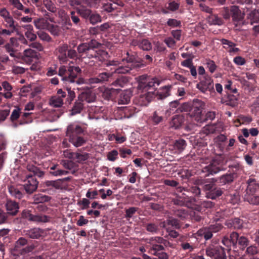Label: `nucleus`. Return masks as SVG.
<instances>
[{
  "label": "nucleus",
  "mask_w": 259,
  "mask_h": 259,
  "mask_svg": "<svg viewBox=\"0 0 259 259\" xmlns=\"http://www.w3.org/2000/svg\"><path fill=\"white\" fill-rule=\"evenodd\" d=\"M138 82V89L143 94L140 96V102L142 106H147L155 97V88L160 82L158 79L143 75L136 78Z\"/></svg>",
  "instance_id": "f257e3e1"
},
{
  "label": "nucleus",
  "mask_w": 259,
  "mask_h": 259,
  "mask_svg": "<svg viewBox=\"0 0 259 259\" xmlns=\"http://www.w3.org/2000/svg\"><path fill=\"white\" fill-rule=\"evenodd\" d=\"M27 167L28 170L32 172V174L26 175V178L23 181V187L27 193L32 194L37 189L38 184V182L35 177H41L44 176V173L33 165H28Z\"/></svg>",
  "instance_id": "f03ea898"
},
{
  "label": "nucleus",
  "mask_w": 259,
  "mask_h": 259,
  "mask_svg": "<svg viewBox=\"0 0 259 259\" xmlns=\"http://www.w3.org/2000/svg\"><path fill=\"white\" fill-rule=\"evenodd\" d=\"M166 240L160 237H152L149 239V243L151 245V253L158 257L159 259H167V254L163 251L164 249L162 244H165Z\"/></svg>",
  "instance_id": "7ed1b4c3"
},
{
  "label": "nucleus",
  "mask_w": 259,
  "mask_h": 259,
  "mask_svg": "<svg viewBox=\"0 0 259 259\" xmlns=\"http://www.w3.org/2000/svg\"><path fill=\"white\" fill-rule=\"evenodd\" d=\"M78 52L79 53H85L89 58H95L97 60L102 61L104 59V56H107L106 52L99 50L95 51L93 49H90L89 45L87 43H83L79 45L77 47Z\"/></svg>",
  "instance_id": "20e7f679"
},
{
  "label": "nucleus",
  "mask_w": 259,
  "mask_h": 259,
  "mask_svg": "<svg viewBox=\"0 0 259 259\" xmlns=\"http://www.w3.org/2000/svg\"><path fill=\"white\" fill-rule=\"evenodd\" d=\"M206 254L213 259H227L224 248L219 245H210L206 248Z\"/></svg>",
  "instance_id": "39448f33"
},
{
  "label": "nucleus",
  "mask_w": 259,
  "mask_h": 259,
  "mask_svg": "<svg viewBox=\"0 0 259 259\" xmlns=\"http://www.w3.org/2000/svg\"><path fill=\"white\" fill-rule=\"evenodd\" d=\"M196 88L203 93L214 91V84L212 79L208 75H205L197 83Z\"/></svg>",
  "instance_id": "423d86ee"
},
{
  "label": "nucleus",
  "mask_w": 259,
  "mask_h": 259,
  "mask_svg": "<svg viewBox=\"0 0 259 259\" xmlns=\"http://www.w3.org/2000/svg\"><path fill=\"white\" fill-rule=\"evenodd\" d=\"M81 73V69L78 66H69L67 69V75L62 78L64 83L75 82V79Z\"/></svg>",
  "instance_id": "0eeeda50"
},
{
  "label": "nucleus",
  "mask_w": 259,
  "mask_h": 259,
  "mask_svg": "<svg viewBox=\"0 0 259 259\" xmlns=\"http://www.w3.org/2000/svg\"><path fill=\"white\" fill-rule=\"evenodd\" d=\"M230 12L232 17V20L236 25L242 24H244L243 19L245 14L236 6H232L230 8Z\"/></svg>",
  "instance_id": "6e6552de"
},
{
  "label": "nucleus",
  "mask_w": 259,
  "mask_h": 259,
  "mask_svg": "<svg viewBox=\"0 0 259 259\" xmlns=\"http://www.w3.org/2000/svg\"><path fill=\"white\" fill-rule=\"evenodd\" d=\"M204 106V103L203 101L199 99H194L191 110V116L199 118L202 114Z\"/></svg>",
  "instance_id": "1a4fd4ad"
},
{
  "label": "nucleus",
  "mask_w": 259,
  "mask_h": 259,
  "mask_svg": "<svg viewBox=\"0 0 259 259\" xmlns=\"http://www.w3.org/2000/svg\"><path fill=\"white\" fill-rule=\"evenodd\" d=\"M221 170L220 163L217 160H213L210 163L203 168L202 171H207L211 175L218 173Z\"/></svg>",
  "instance_id": "9d476101"
},
{
  "label": "nucleus",
  "mask_w": 259,
  "mask_h": 259,
  "mask_svg": "<svg viewBox=\"0 0 259 259\" xmlns=\"http://www.w3.org/2000/svg\"><path fill=\"white\" fill-rule=\"evenodd\" d=\"M26 234L31 238L39 239L45 237L47 233L45 230L39 228H33L27 231Z\"/></svg>",
  "instance_id": "9b49d317"
},
{
  "label": "nucleus",
  "mask_w": 259,
  "mask_h": 259,
  "mask_svg": "<svg viewBox=\"0 0 259 259\" xmlns=\"http://www.w3.org/2000/svg\"><path fill=\"white\" fill-rule=\"evenodd\" d=\"M49 21L45 18H39L34 21V24L37 29L50 30L52 25Z\"/></svg>",
  "instance_id": "f8f14e48"
},
{
  "label": "nucleus",
  "mask_w": 259,
  "mask_h": 259,
  "mask_svg": "<svg viewBox=\"0 0 259 259\" xmlns=\"http://www.w3.org/2000/svg\"><path fill=\"white\" fill-rule=\"evenodd\" d=\"M83 132V130L80 125L72 123L68 126L66 135V136H71V135H74L75 134H79Z\"/></svg>",
  "instance_id": "ddd939ff"
},
{
  "label": "nucleus",
  "mask_w": 259,
  "mask_h": 259,
  "mask_svg": "<svg viewBox=\"0 0 259 259\" xmlns=\"http://www.w3.org/2000/svg\"><path fill=\"white\" fill-rule=\"evenodd\" d=\"M1 85L2 89L4 90V92H3L4 95V98L6 100L12 98L13 97V94L12 92L13 87L10 83L7 81H4L2 82Z\"/></svg>",
  "instance_id": "4468645a"
},
{
  "label": "nucleus",
  "mask_w": 259,
  "mask_h": 259,
  "mask_svg": "<svg viewBox=\"0 0 259 259\" xmlns=\"http://www.w3.org/2000/svg\"><path fill=\"white\" fill-rule=\"evenodd\" d=\"M67 137L69 138V142L72 143L75 147H80L87 142V140L84 138L75 135Z\"/></svg>",
  "instance_id": "2eb2a0df"
},
{
  "label": "nucleus",
  "mask_w": 259,
  "mask_h": 259,
  "mask_svg": "<svg viewBox=\"0 0 259 259\" xmlns=\"http://www.w3.org/2000/svg\"><path fill=\"white\" fill-rule=\"evenodd\" d=\"M132 93L130 90H125L122 92L118 99L119 104H127L131 101Z\"/></svg>",
  "instance_id": "dca6fc26"
},
{
  "label": "nucleus",
  "mask_w": 259,
  "mask_h": 259,
  "mask_svg": "<svg viewBox=\"0 0 259 259\" xmlns=\"http://www.w3.org/2000/svg\"><path fill=\"white\" fill-rule=\"evenodd\" d=\"M225 225L229 228L241 229L243 227V222L239 218L228 220Z\"/></svg>",
  "instance_id": "f3484780"
},
{
  "label": "nucleus",
  "mask_w": 259,
  "mask_h": 259,
  "mask_svg": "<svg viewBox=\"0 0 259 259\" xmlns=\"http://www.w3.org/2000/svg\"><path fill=\"white\" fill-rule=\"evenodd\" d=\"M6 207L8 213L12 215L16 214L19 209L18 203L12 200H8L6 204Z\"/></svg>",
  "instance_id": "a211bd4d"
},
{
  "label": "nucleus",
  "mask_w": 259,
  "mask_h": 259,
  "mask_svg": "<svg viewBox=\"0 0 259 259\" xmlns=\"http://www.w3.org/2000/svg\"><path fill=\"white\" fill-rule=\"evenodd\" d=\"M82 102L84 100L88 103H92L96 100V95L93 92H87L81 94L78 97Z\"/></svg>",
  "instance_id": "6ab92c4d"
},
{
  "label": "nucleus",
  "mask_w": 259,
  "mask_h": 259,
  "mask_svg": "<svg viewBox=\"0 0 259 259\" xmlns=\"http://www.w3.org/2000/svg\"><path fill=\"white\" fill-rule=\"evenodd\" d=\"M168 225H170L176 229H179L181 227L178 220L173 218H169L166 221L160 224V227L163 228H168Z\"/></svg>",
  "instance_id": "aec40b11"
},
{
  "label": "nucleus",
  "mask_w": 259,
  "mask_h": 259,
  "mask_svg": "<svg viewBox=\"0 0 259 259\" xmlns=\"http://www.w3.org/2000/svg\"><path fill=\"white\" fill-rule=\"evenodd\" d=\"M26 29L25 36L30 41H34L36 38V35L33 32V26L29 24L25 25L23 26Z\"/></svg>",
  "instance_id": "412c9836"
},
{
  "label": "nucleus",
  "mask_w": 259,
  "mask_h": 259,
  "mask_svg": "<svg viewBox=\"0 0 259 259\" xmlns=\"http://www.w3.org/2000/svg\"><path fill=\"white\" fill-rule=\"evenodd\" d=\"M186 142L185 140L180 139L176 140L173 145V148L175 153L182 152L186 147Z\"/></svg>",
  "instance_id": "4be33fe9"
},
{
  "label": "nucleus",
  "mask_w": 259,
  "mask_h": 259,
  "mask_svg": "<svg viewBox=\"0 0 259 259\" xmlns=\"http://www.w3.org/2000/svg\"><path fill=\"white\" fill-rule=\"evenodd\" d=\"M36 55V52L31 49H27L23 51L22 58L25 61L30 63Z\"/></svg>",
  "instance_id": "5701e85b"
},
{
  "label": "nucleus",
  "mask_w": 259,
  "mask_h": 259,
  "mask_svg": "<svg viewBox=\"0 0 259 259\" xmlns=\"http://www.w3.org/2000/svg\"><path fill=\"white\" fill-rule=\"evenodd\" d=\"M184 121V117L182 115H177L174 117L170 122V126L177 129L179 128Z\"/></svg>",
  "instance_id": "b1692460"
},
{
  "label": "nucleus",
  "mask_w": 259,
  "mask_h": 259,
  "mask_svg": "<svg viewBox=\"0 0 259 259\" xmlns=\"http://www.w3.org/2000/svg\"><path fill=\"white\" fill-rule=\"evenodd\" d=\"M222 43L224 45V48L226 49H229V52L231 53H236L239 51V49L236 48V44L226 39H221Z\"/></svg>",
  "instance_id": "393cba45"
},
{
  "label": "nucleus",
  "mask_w": 259,
  "mask_h": 259,
  "mask_svg": "<svg viewBox=\"0 0 259 259\" xmlns=\"http://www.w3.org/2000/svg\"><path fill=\"white\" fill-rule=\"evenodd\" d=\"M235 174H228L221 176L218 180V183L221 185H224L233 182L235 178Z\"/></svg>",
  "instance_id": "a878e982"
},
{
  "label": "nucleus",
  "mask_w": 259,
  "mask_h": 259,
  "mask_svg": "<svg viewBox=\"0 0 259 259\" xmlns=\"http://www.w3.org/2000/svg\"><path fill=\"white\" fill-rule=\"evenodd\" d=\"M170 86H165L160 88L158 91L156 92L155 96H157L158 99H162L167 97L170 95Z\"/></svg>",
  "instance_id": "bb28decb"
},
{
  "label": "nucleus",
  "mask_w": 259,
  "mask_h": 259,
  "mask_svg": "<svg viewBox=\"0 0 259 259\" xmlns=\"http://www.w3.org/2000/svg\"><path fill=\"white\" fill-rule=\"evenodd\" d=\"M29 221L36 223H46L50 221V217L46 215H29Z\"/></svg>",
  "instance_id": "cd10ccee"
},
{
  "label": "nucleus",
  "mask_w": 259,
  "mask_h": 259,
  "mask_svg": "<svg viewBox=\"0 0 259 259\" xmlns=\"http://www.w3.org/2000/svg\"><path fill=\"white\" fill-rule=\"evenodd\" d=\"M8 189L12 196L18 199H21L23 197V193L18 187L14 185L10 186L9 187Z\"/></svg>",
  "instance_id": "c85d7f7f"
},
{
  "label": "nucleus",
  "mask_w": 259,
  "mask_h": 259,
  "mask_svg": "<svg viewBox=\"0 0 259 259\" xmlns=\"http://www.w3.org/2000/svg\"><path fill=\"white\" fill-rule=\"evenodd\" d=\"M126 55H127V58L126 59V61L127 63L131 64L130 66H132V67H134L136 66L140 67L142 65L139 64V59L136 55H130L128 52H127Z\"/></svg>",
  "instance_id": "c756f323"
},
{
  "label": "nucleus",
  "mask_w": 259,
  "mask_h": 259,
  "mask_svg": "<svg viewBox=\"0 0 259 259\" xmlns=\"http://www.w3.org/2000/svg\"><path fill=\"white\" fill-rule=\"evenodd\" d=\"M83 105L82 103V101L78 99V101H76L71 110V115H74L75 114L80 113L81 110L83 109Z\"/></svg>",
  "instance_id": "7c9ffc66"
},
{
  "label": "nucleus",
  "mask_w": 259,
  "mask_h": 259,
  "mask_svg": "<svg viewBox=\"0 0 259 259\" xmlns=\"http://www.w3.org/2000/svg\"><path fill=\"white\" fill-rule=\"evenodd\" d=\"M50 104L54 107H60L63 104V100L60 97L55 96L51 98Z\"/></svg>",
  "instance_id": "2f4dec72"
},
{
  "label": "nucleus",
  "mask_w": 259,
  "mask_h": 259,
  "mask_svg": "<svg viewBox=\"0 0 259 259\" xmlns=\"http://www.w3.org/2000/svg\"><path fill=\"white\" fill-rule=\"evenodd\" d=\"M248 186L247 191H249L251 193L255 192L256 189L258 188L257 184L256 183V180L254 179L250 178L247 181Z\"/></svg>",
  "instance_id": "473e14b6"
},
{
  "label": "nucleus",
  "mask_w": 259,
  "mask_h": 259,
  "mask_svg": "<svg viewBox=\"0 0 259 259\" xmlns=\"http://www.w3.org/2000/svg\"><path fill=\"white\" fill-rule=\"evenodd\" d=\"M35 203H41L49 201V197L42 194H37L33 197Z\"/></svg>",
  "instance_id": "72a5a7b5"
},
{
  "label": "nucleus",
  "mask_w": 259,
  "mask_h": 259,
  "mask_svg": "<svg viewBox=\"0 0 259 259\" xmlns=\"http://www.w3.org/2000/svg\"><path fill=\"white\" fill-rule=\"evenodd\" d=\"M210 25H221L223 24V20L216 15L210 16L207 18Z\"/></svg>",
  "instance_id": "f704fd0d"
},
{
  "label": "nucleus",
  "mask_w": 259,
  "mask_h": 259,
  "mask_svg": "<svg viewBox=\"0 0 259 259\" xmlns=\"http://www.w3.org/2000/svg\"><path fill=\"white\" fill-rule=\"evenodd\" d=\"M247 18L250 20L251 24L259 23V14L258 11L254 10L251 11L248 15Z\"/></svg>",
  "instance_id": "c9c22d12"
},
{
  "label": "nucleus",
  "mask_w": 259,
  "mask_h": 259,
  "mask_svg": "<svg viewBox=\"0 0 259 259\" xmlns=\"http://www.w3.org/2000/svg\"><path fill=\"white\" fill-rule=\"evenodd\" d=\"M45 185L47 187H51L56 189H59L61 188L62 183L60 180L48 181L45 183Z\"/></svg>",
  "instance_id": "e433bc0d"
},
{
  "label": "nucleus",
  "mask_w": 259,
  "mask_h": 259,
  "mask_svg": "<svg viewBox=\"0 0 259 259\" xmlns=\"http://www.w3.org/2000/svg\"><path fill=\"white\" fill-rule=\"evenodd\" d=\"M195 204V200L192 197H187L184 199V201L181 203V205H185L187 207L194 208Z\"/></svg>",
  "instance_id": "4c0bfd02"
},
{
  "label": "nucleus",
  "mask_w": 259,
  "mask_h": 259,
  "mask_svg": "<svg viewBox=\"0 0 259 259\" xmlns=\"http://www.w3.org/2000/svg\"><path fill=\"white\" fill-rule=\"evenodd\" d=\"M77 11L80 16L84 19H89L92 13L90 9L85 8L77 9Z\"/></svg>",
  "instance_id": "58836bf2"
},
{
  "label": "nucleus",
  "mask_w": 259,
  "mask_h": 259,
  "mask_svg": "<svg viewBox=\"0 0 259 259\" xmlns=\"http://www.w3.org/2000/svg\"><path fill=\"white\" fill-rule=\"evenodd\" d=\"M140 48L144 51H149L152 49L151 44L147 39H143L139 44Z\"/></svg>",
  "instance_id": "ea45409f"
},
{
  "label": "nucleus",
  "mask_w": 259,
  "mask_h": 259,
  "mask_svg": "<svg viewBox=\"0 0 259 259\" xmlns=\"http://www.w3.org/2000/svg\"><path fill=\"white\" fill-rule=\"evenodd\" d=\"M89 20L91 23L92 24H95L97 23L100 22L102 20L101 17L99 14L92 12L89 17Z\"/></svg>",
  "instance_id": "a19ab883"
},
{
  "label": "nucleus",
  "mask_w": 259,
  "mask_h": 259,
  "mask_svg": "<svg viewBox=\"0 0 259 259\" xmlns=\"http://www.w3.org/2000/svg\"><path fill=\"white\" fill-rule=\"evenodd\" d=\"M43 3L49 11L52 12H55L56 11V7L51 0H43Z\"/></svg>",
  "instance_id": "79ce46f5"
},
{
  "label": "nucleus",
  "mask_w": 259,
  "mask_h": 259,
  "mask_svg": "<svg viewBox=\"0 0 259 259\" xmlns=\"http://www.w3.org/2000/svg\"><path fill=\"white\" fill-rule=\"evenodd\" d=\"M200 233H202L205 240H208L212 237V232L209 227L205 228L199 231Z\"/></svg>",
  "instance_id": "37998d69"
},
{
  "label": "nucleus",
  "mask_w": 259,
  "mask_h": 259,
  "mask_svg": "<svg viewBox=\"0 0 259 259\" xmlns=\"http://www.w3.org/2000/svg\"><path fill=\"white\" fill-rule=\"evenodd\" d=\"M132 69V66H119L118 68L115 69L114 72L116 73H121L124 74L130 71V70Z\"/></svg>",
  "instance_id": "c03bdc74"
},
{
  "label": "nucleus",
  "mask_w": 259,
  "mask_h": 259,
  "mask_svg": "<svg viewBox=\"0 0 259 259\" xmlns=\"http://www.w3.org/2000/svg\"><path fill=\"white\" fill-rule=\"evenodd\" d=\"M215 125L214 124H208L203 128V132L206 134H212L215 131Z\"/></svg>",
  "instance_id": "a18cd8bd"
},
{
  "label": "nucleus",
  "mask_w": 259,
  "mask_h": 259,
  "mask_svg": "<svg viewBox=\"0 0 259 259\" xmlns=\"http://www.w3.org/2000/svg\"><path fill=\"white\" fill-rule=\"evenodd\" d=\"M206 64L207 65V67L209 69V71L211 73H213L217 69V65L213 61L209 59L206 60Z\"/></svg>",
  "instance_id": "49530a36"
},
{
  "label": "nucleus",
  "mask_w": 259,
  "mask_h": 259,
  "mask_svg": "<svg viewBox=\"0 0 259 259\" xmlns=\"http://www.w3.org/2000/svg\"><path fill=\"white\" fill-rule=\"evenodd\" d=\"M222 194V191L220 189H214L210 192L208 195V197L212 199L216 198L217 197L221 196Z\"/></svg>",
  "instance_id": "de8ad7c7"
},
{
  "label": "nucleus",
  "mask_w": 259,
  "mask_h": 259,
  "mask_svg": "<svg viewBox=\"0 0 259 259\" xmlns=\"http://www.w3.org/2000/svg\"><path fill=\"white\" fill-rule=\"evenodd\" d=\"M127 82V79L124 77L117 79L113 82V85L115 87H124Z\"/></svg>",
  "instance_id": "09e8293b"
},
{
  "label": "nucleus",
  "mask_w": 259,
  "mask_h": 259,
  "mask_svg": "<svg viewBox=\"0 0 259 259\" xmlns=\"http://www.w3.org/2000/svg\"><path fill=\"white\" fill-rule=\"evenodd\" d=\"M20 110V109L18 107H15L11 115L10 118L12 121H14L19 118Z\"/></svg>",
  "instance_id": "8fccbe9b"
},
{
  "label": "nucleus",
  "mask_w": 259,
  "mask_h": 259,
  "mask_svg": "<svg viewBox=\"0 0 259 259\" xmlns=\"http://www.w3.org/2000/svg\"><path fill=\"white\" fill-rule=\"evenodd\" d=\"M50 173L52 175L57 177V176H63V175H66L68 173V171L57 168L54 171H51Z\"/></svg>",
  "instance_id": "3c124183"
},
{
  "label": "nucleus",
  "mask_w": 259,
  "mask_h": 259,
  "mask_svg": "<svg viewBox=\"0 0 259 259\" xmlns=\"http://www.w3.org/2000/svg\"><path fill=\"white\" fill-rule=\"evenodd\" d=\"M90 201L87 198H83L81 200H80L77 202V205L79 206H82V209H84L87 208L89 206Z\"/></svg>",
  "instance_id": "603ef678"
},
{
  "label": "nucleus",
  "mask_w": 259,
  "mask_h": 259,
  "mask_svg": "<svg viewBox=\"0 0 259 259\" xmlns=\"http://www.w3.org/2000/svg\"><path fill=\"white\" fill-rule=\"evenodd\" d=\"M25 68L17 65L12 66V71L14 74H22L25 72Z\"/></svg>",
  "instance_id": "864d4df0"
},
{
  "label": "nucleus",
  "mask_w": 259,
  "mask_h": 259,
  "mask_svg": "<svg viewBox=\"0 0 259 259\" xmlns=\"http://www.w3.org/2000/svg\"><path fill=\"white\" fill-rule=\"evenodd\" d=\"M10 110L8 109H0V122L4 121L9 115Z\"/></svg>",
  "instance_id": "5fc2aeb1"
},
{
  "label": "nucleus",
  "mask_w": 259,
  "mask_h": 259,
  "mask_svg": "<svg viewBox=\"0 0 259 259\" xmlns=\"http://www.w3.org/2000/svg\"><path fill=\"white\" fill-rule=\"evenodd\" d=\"M212 233H217L220 231L223 228L222 225L220 223H215L208 227Z\"/></svg>",
  "instance_id": "6e6d98bb"
},
{
  "label": "nucleus",
  "mask_w": 259,
  "mask_h": 259,
  "mask_svg": "<svg viewBox=\"0 0 259 259\" xmlns=\"http://www.w3.org/2000/svg\"><path fill=\"white\" fill-rule=\"evenodd\" d=\"M99 191L102 193L101 197L102 199H106L108 196H110L113 193V192L111 189H108L106 191V192H104L105 191L104 189H101Z\"/></svg>",
  "instance_id": "4d7b16f0"
},
{
  "label": "nucleus",
  "mask_w": 259,
  "mask_h": 259,
  "mask_svg": "<svg viewBox=\"0 0 259 259\" xmlns=\"http://www.w3.org/2000/svg\"><path fill=\"white\" fill-rule=\"evenodd\" d=\"M111 76V74L107 72H103L99 74L98 78L100 82L107 81L109 77Z\"/></svg>",
  "instance_id": "13d9d810"
},
{
  "label": "nucleus",
  "mask_w": 259,
  "mask_h": 259,
  "mask_svg": "<svg viewBox=\"0 0 259 259\" xmlns=\"http://www.w3.org/2000/svg\"><path fill=\"white\" fill-rule=\"evenodd\" d=\"M251 110L254 113H256L259 111V96L252 104L251 106Z\"/></svg>",
  "instance_id": "bf43d9fd"
},
{
  "label": "nucleus",
  "mask_w": 259,
  "mask_h": 259,
  "mask_svg": "<svg viewBox=\"0 0 259 259\" xmlns=\"http://www.w3.org/2000/svg\"><path fill=\"white\" fill-rule=\"evenodd\" d=\"M222 16L225 19H229L231 16L230 9L228 7H224L222 11Z\"/></svg>",
  "instance_id": "052dcab7"
},
{
  "label": "nucleus",
  "mask_w": 259,
  "mask_h": 259,
  "mask_svg": "<svg viewBox=\"0 0 259 259\" xmlns=\"http://www.w3.org/2000/svg\"><path fill=\"white\" fill-rule=\"evenodd\" d=\"M27 243V240L23 237L20 238L16 242L15 248L17 249L18 248L21 247L25 245Z\"/></svg>",
  "instance_id": "680f3d73"
},
{
  "label": "nucleus",
  "mask_w": 259,
  "mask_h": 259,
  "mask_svg": "<svg viewBox=\"0 0 259 259\" xmlns=\"http://www.w3.org/2000/svg\"><path fill=\"white\" fill-rule=\"evenodd\" d=\"M179 6L180 5L179 3L172 1L168 3L167 9L171 11H175L179 9Z\"/></svg>",
  "instance_id": "e2e57ef3"
},
{
  "label": "nucleus",
  "mask_w": 259,
  "mask_h": 259,
  "mask_svg": "<svg viewBox=\"0 0 259 259\" xmlns=\"http://www.w3.org/2000/svg\"><path fill=\"white\" fill-rule=\"evenodd\" d=\"M162 117L159 116L157 112H155L152 117V120L155 124H158L162 120Z\"/></svg>",
  "instance_id": "0e129e2a"
},
{
  "label": "nucleus",
  "mask_w": 259,
  "mask_h": 259,
  "mask_svg": "<svg viewBox=\"0 0 259 259\" xmlns=\"http://www.w3.org/2000/svg\"><path fill=\"white\" fill-rule=\"evenodd\" d=\"M66 90L67 91L68 95V100L69 101V103H70L75 98V94L74 92L71 90V88L67 87Z\"/></svg>",
  "instance_id": "69168bd1"
},
{
  "label": "nucleus",
  "mask_w": 259,
  "mask_h": 259,
  "mask_svg": "<svg viewBox=\"0 0 259 259\" xmlns=\"http://www.w3.org/2000/svg\"><path fill=\"white\" fill-rule=\"evenodd\" d=\"M5 48L6 49L7 52L9 53L11 57H15V53H14V52H15L14 48H13V47H12L11 46V45L10 43L6 44L5 46Z\"/></svg>",
  "instance_id": "338daca9"
},
{
  "label": "nucleus",
  "mask_w": 259,
  "mask_h": 259,
  "mask_svg": "<svg viewBox=\"0 0 259 259\" xmlns=\"http://www.w3.org/2000/svg\"><path fill=\"white\" fill-rule=\"evenodd\" d=\"M167 24L170 27H175L180 25L181 22L180 21L175 19H169L168 20Z\"/></svg>",
  "instance_id": "774afa93"
}]
</instances>
